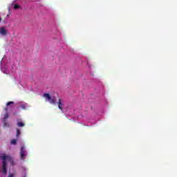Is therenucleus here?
I'll return each mask as SVG.
<instances>
[{
    "label": "nucleus",
    "instance_id": "nucleus-1",
    "mask_svg": "<svg viewBox=\"0 0 177 177\" xmlns=\"http://www.w3.org/2000/svg\"><path fill=\"white\" fill-rule=\"evenodd\" d=\"M0 160H2V174L3 175H8V169L6 167L8 166V162L10 161L12 165H13V160H12V157L9 155L3 154L0 156Z\"/></svg>",
    "mask_w": 177,
    "mask_h": 177
},
{
    "label": "nucleus",
    "instance_id": "nucleus-2",
    "mask_svg": "<svg viewBox=\"0 0 177 177\" xmlns=\"http://www.w3.org/2000/svg\"><path fill=\"white\" fill-rule=\"evenodd\" d=\"M44 97H46V99L49 101L50 104H56V97L50 96V94L49 93H44Z\"/></svg>",
    "mask_w": 177,
    "mask_h": 177
},
{
    "label": "nucleus",
    "instance_id": "nucleus-3",
    "mask_svg": "<svg viewBox=\"0 0 177 177\" xmlns=\"http://www.w3.org/2000/svg\"><path fill=\"white\" fill-rule=\"evenodd\" d=\"M9 118V113H6L3 118L2 119V122H3V127L4 128H6V127H9V123L8 122V119Z\"/></svg>",
    "mask_w": 177,
    "mask_h": 177
},
{
    "label": "nucleus",
    "instance_id": "nucleus-4",
    "mask_svg": "<svg viewBox=\"0 0 177 177\" xmlns=\"http://www.w3.org/2000/svg\"><path fill=\"white\" fill-rule=\"evenodd\" d=\"M27 156V151H26V147L22 146L20 151V158L21 160H24L25 157Z\"/></svg>",
    "mask_w": 177,
    "mask_h": 177
},
{
    "label": "nucleus",
    "instance_id": "nucleus-5",
    "mask_svg": "<svg viewBox=\"0 0 177 177\" xmlns=\"http://www.w3.org/2000/svg\"><path fill=\"white\" fill-rule=\"evenodd\" d=\"M64 106V104H63V100L59 99V100H58V109H59V110L63 111V106Z\"/></svg>",
    "mask_w": 177,
    "mask_h": 177
},
{
    "label": "nucleus",
    "instance_id": "nucleus-6",
    "mask_svg": "<svg viewBox=\"0 0 177 177\" xmlns=\"http://www.w3.org/2000/svg\"><path fill=\"white\" fill-rule=\"evenodd\" d=\"M0 34L1 35H6V34H8V31L4 27H1L0 28Z\"/></svg>",
    "mask_w": 177,
    "mask_h": 177
},
{
    "label": "nucleus",
    "instance_id": "nucleus-7",
    "mask_svg": "<svg viewBox=\"0 0 177 177\" xmlns=\"http://www.w3.org/2000/svg\"><path fill=\"white\" fill-rule=\"evenodd\" d=\"M17 127H19L20 128L24 127L26 124L23 123V122H18L17 123Z\"/></svg>",
    "mask_w": 177,
    "mask_h": 177
},
{
    "label": "nucleus",
    "instance_id": "nucleus-8",
    "mask_svg": "<svg viewBox=\"0 0 177 177\" xmlns=\"http://www.w3.org/2000/svg\"><path fill=\"white\" fill-rule=\"evenodd\" d=\"M27 106H28L27 104H21V107L22 110H26L27 109Z\"/></svg>",
    "mask_w": 177,
    "mask_h": 177
},
{
    "label": "nucleus",
    "instance_id": "nucleus-9",
    "mask_svg": "<svg viewBox=\"0 0 177 177\" xmlns=\"http://www.w3.org/2000/svg\"><path fill=\"white\" fill-rule=\"evenodd\" d=\"M11 145H16L17 143V140L13 139L10 142Z\"/></svg>",
    "mask_w": 177,
    "mask_h": 177
},
{
    "label": "nucleus",
    "instance_id": "nucleus-10",
    "mask_svg": "<svg viewBox=\"0 0 177 177\" xmlns=\"http://www.w3.org/2000/svg\"><path fill=\"white\" fill-rule=\"evenodd\" d=\"M17 138H19L20 136V129H17V135H16Z\"/></svg>",
    "mask_w": 177,
    "mask_h": 177
},
{
    "label": "nucleus",
    "instance_id": "nucleus-11",
    "mask_svg": "<svg viewBox=\"0 0 177 177\" xmlns=\"http://www.w3.org/2000/svg\"><path fill=\"white\" fill-rule=\"evenodd\" d=\"M10 104H15V102L10 101V102H7L6 106H10Z\"/></svg>",
    "mask_w": 177,
    "mask_h": 177
},
{
    "label": "nucleus",
    "instance_id": "nucleus-12",
    "mask_svg": "<svg viewBox=\"0 0 177 177\" xmlns=\"http://www.w3.org/2000/svg\"><path fill=\"white\" fill-rule=\"evenodd\" d=\"M19 8H20V6H19L18 4L14 5V9H19Z\"/></svg>",
    "mask_w": 177,
    "mask_h": 177
},
{
    "label": "nucleus",
    "instance_id": "nucleus-13",
    "mask_svg": "<svg viewBox=\"0 0 177 177\" xmlns=\"http://www.w3.org/2000/svg\"><path fill=\"white\" fill-rule=\"evenodd\" d=\"M8 177H15V175L13 174L9 173Z\"/></svg>",
    "mask_w": 177,
    "mask_h": 177
},
{
    "label": "nucleus",
    "instance_id": "nucleus-14",
    "mask_svg": "<svg viewBox=\"0 0 177 177\" xmlns=\"http://www.w3.org/2000/svg\"><path fill=\"white\" fill-rule=\"evenodd\" d=\"M4 110H5V111H6V113H8V107L4 108Z\"/></svg>",
    "mask_w": 177,
    "mask_h": 177
},
{
    "label": "nucleus",
    "instance_id": "nucleus-15",
    "mask_svg": "<svg viewBox=\"0 0 177 177\" xmlns=\"http://www.w3.org/2000/svg\"><path fill=\"white\" fill-rule=\"evenodd\" d=\"M0 21H2V19L0 18Z\"/></svg>",
    "mask_w": 177,
    "mask_h": 177
}]
</instances>
